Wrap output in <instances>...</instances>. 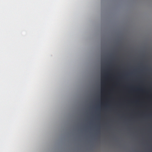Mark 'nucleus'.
I'll return each mask as SVG.
<instances>
[{"label": "nucleus", "instance_id": "nucleus-1", "mask_svg": "<svg viewBox=\"0 0 152 152\" xmlns=\"http://www.w3.org/2000/svg\"><path fill=\"white\" fill-rule=\"evenodd\" d=\"M101 71L102 85L103 84L102 78L104 77L105 76H104L103 75V74L104 72V71L103 69L102 63V65H101Z\"/></svg>", "mask_w": 152, "mask_h": 152}]
</instances>
